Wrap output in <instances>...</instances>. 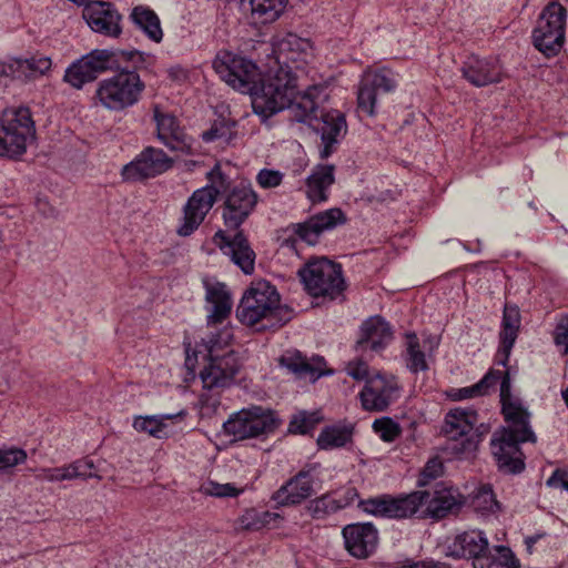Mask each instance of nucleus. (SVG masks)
I'll list each match as a JSON object with an SVG mask.
<instances>
[{
    "mask_svg": "<svg viewBox=\"0 0 568 568\" xmlns=\"http://www.w3.org/2000/svg\"><path fill=\"white\" fill-rule=\"evenodd\" d=\"M477 422L478 414L473 408L457 407L446 414L442 432L454 443L455 453L468 455L477 450L479 435L470 434Z\"/></svg>",
    "mask_w": 568,
    "mask_h": 568,
    "instance_id": "obj_13",
    "label": "nucleus"
},
{
    "mask_svg": "<svg viewBox=\"0 0 568 568\" xmlns=\"http://www.w3.org/2000/svg\"><path fill=\"white\" fill-rule=\"evenodd\" d=\"M503 372L499 369L490 368L484 377L477 382V388H479L483 393V395H487L490 393L491 389H495L496 385L498 384L499 379L503 377Z\"/></svg>",
    "mask_w": 568,
    "mask_h": 568,
    "instance_id": "obj_50",
    "label": "nucleus"
},
{
    "mask_svg": "<svg viewBox=\"0 0 568 568\" xmlns=\"http://www.w3.org/2000/svg\"><path fill=\"white\" fill-rule=\"evenodd\" d=\"M335 494V501L338 510L345 509L358 498V491L355 487L348 486L342 489L332 490Z\"/></svg>",
    "mask_w": 568,
    "mask_h": 568,
    "instance_id": "obj_51",
    "label": "nucleus"
},
{
    "mask_svg": "<svg viewBox=\"0 0 568 568\" xmlns=\"http://www.w3.org/2000/svg\"><path fill=\"white\" fill-rule=\"evenodd\" d=\"M247 3L253 17L261 23L275 21L284 11L287 0H241V4Z\"/></svg>",
    "mask_w": 568,
    "mask_h": 568,
    "instance_id": "obj_35",
    "label": "nucleus"
},
{
    "mask_svg": "<svg viewBox=\"0 0 568 568\" xmlns=\"http://www.w3.org/2000/svg\"><path fill=\"white\" fill-rule=\"evenodd\" d=\"M500 382V403H506L514 400L511 397V381L508 371L503 372V377L499 379Z\"/></svg>",
    "mask_w": 568,
    "mask_h": 568,
    "instance_id": "obj_56",
    "label": "nucleus"
},
{
    "mask_svg": "<svg viewBox=\"0 0 568 568\" xmlns=\"http://www.w3.org/2000/svg\"><path fill=\"white\" fill-rule=\"evenodd\" d=\"M404 568H450L448 564L440 561H429V562H417L409 567Z\"/></svg>",
    "mask_w": 568,
    "mask_h": 568,
    "instance_id": "obj_61",
    "label": "nucleus"
},
{
    "mask_svg": "<svg viewBox=\"0 0 568 568\" xmlns=\"http://www.w3.org/2000/svg\"><path fill=\"white\" fill-rule=\"evenodd\" d=\"M174 161L163 150L146 146L131 162L121 170L122 180L125 182H139L155 178L170 169Z\"/></svg>",
    "mask_w": 568,
    "mask_h": 568,
    "instance_id": "obj_14",
    "label": "nucleus"
},
{
    "mask_svg": "<svg viewBox=\"0 0 568 568\" xmlns=\"http://www.w3.org/2000/svg\"><path fill=\"white\" fill-rule=\"evenodd\" d=\"M326 89L325 85L314 84L303 92L298 90V95L290 108L296 122L307 124L321 134L322 159H327L333 153L334 145L347 133L345 114L336 109L321 106L328 98Z\"/></svg>",
    "mask_w": 568,
    "mask_h": 568,
    "instance_id": "obj_4",
    "label": "nucleus"
},
{
    "mask_svg": "<svg viewBox=\"0 0 568 568\" xmlns=\"http://www.w3.org/2000/svg\"><path fill=\"white\" fill-rule=\"evenodd\" d=\"M282 180L283 174L277 170L262 169L256 175V182L263 189L276 187Z\"/></svg>",
    "mask_w": 568,
    "mask_h": 568,
    "instance_id": "obj_49",
    "label": "nucleus"
},
{
    "mask_svg": "<svg viewBox=\"0 0 568 568\" xmlns=\"http://www.w3.org/2000/svg\"><path fill=\"white\" fill-rule=\"evenodd\" d=\"M195 363H196V354H194L193 356H191V355L189 354V352L186 351L185 367H186L190 372L194 373V371H195Z\"/></svg>",
    "mask_w": 568,
    "mask_h": 568,
    "instance_id": "obj_62",
    "label": "nucleus"
},
{
    "mask_svg": "<svg viewBox=\"0 0 568 568\" xmlns=\"http://www.w3.org/2000/svg\"><path fill=\"white\" fill-rule=\"evenodd\" d=\"M398 387L395 382L377 373L367 379L359 394L362 406L369 412H384L395 399Z\"/></svg>",
    "mask_w": 568,
    "mask_h": 568,
    "instance_id": "obj_24",
    "label": "nucleus"
},
{
    "mask_svg": "<svg viewBox=\"0 0 568 568\" xmlns=\"http://www.w3.org/2000/svg\"><path fill=\"white\" fill-rule=\"evenodd\" d=\"M83 19L92 31L108 37H119L122 29L120 26L121 14L110 2L93 1L83 9Z\"/></svg>",
    "mask_w": 568,
    "mask_h": 568,
    "instance_id": "obj_23",
    "label": "nucleus"
},
{
    "mask_svg": "<svg viewBox=\"0 0 568 568\" xmlns=\"http://www.w3.org/2000/svg\"><path fill=\"white\" fill-rule=\"evenodd\" d=\"M334 165H318L306 180L307 196L313 203L327 200L326 191L334 183Z\"/></svg>",
    "mask_w": 568,
    "mask_h": 568,
    "instance_id": "obj_31",
    "label": "nucleus"
},
{
    "mask_svg": "<svg viewBox=\"0 0 568 568\" xmlns=\"http://www.w3.org/2000/svg\"><path fill=\"white\" fill-rule=\"evenodd\" d=\"M407 368L412 373L428 369L425 353L420 349L418 337L415 333H407Z\"/></svg>",
    "mask_w": 568,
    "mask_h": 568,
    "instance_id": "obj_40",
    "label": "nucleus"
},
{
    "mask_svg": "<svg viewBox=\"0 0 568 568\" xmlns=\"http://www.w3.org/2000/svg\"><path fill=\"white\" fill-rule=\"evenodd\" d=\"M566 8L557 1L549 2L540 12L532 30L534 47L547 59L557 57L566 40Z\"/></svg>",
    "mask_w": 568,
    "mask_h": 568,
    "instance_id": "obj_8",
    "label": "nucleus"
},
{
    "mask_svg": "<svg viewBox=\"0 0 568 568\" xmlns=\"http://www.w3.org/2000/svg\"><path fill=\"white\" fill-rule=\"evenodd\" d=\"M344 548L356 559H367L378 547L379 534L372 523H352L342 528Z\"/></svg>",
    "mask_w": 568,
    "mask_h": 568,
    "instance_id": "obj_20",
    "label": "nucleus"
},
{
    "mask_svg": "<svg viewBox=\"0 0 568 568\" xmlns=\"http://www.w3.org/2000/svg\"><path fill=\"white\" fill-rule=\"evenodd\" d=\"M514 344L515 342L499 339V347L497 349L494 361L495 365H499L503 367L507 366Z\"/></svg>",
    "mask_w": 568,
    "mask_h": 568,
    "instance_id": "obj_54",
    "label": "nucleus"
},
{
    "mask_svg": "<svg viewBox=\"0 0 568 568\" xmlns=\"http://www.w3.org/2000/svg\"><path fill=\"white\" fill-rule=\"evenodd\" d=\"M206 301L211 303L212 310L207 315V324H221L226 320L232 310L231 294L224 283L206 285Z\"/></svg>",
    "mask_w": 568,
    "mask_h": 568,
    "instance_id": "obj_29",
    "label": "nucleus"
},
{
    "mask_svg": "<svg viewBox=\"0 0 568 568\" xmlns=\"http://www.w3.org/2000/svg\"><path fill=\"white\" fill-rule=\"evenodd\" d=\"M393 329L381 315L371 316L359 327V337L355 349L361 353L383 351L393 339Z\"/></svg>",
    "mask_w": 568,
    "mask_h": 568,
    "instance_id": "obj_25",
    "label": "nucleus"
},
{
    "mask_svg": "<svg viewBox=\"0 0 568 568\" xmlns=\"http://www.w3.org/2000/svg\"><path fill=\"white\" fill-rule=\"evenodd\" d=\"M546 485L551 488H560L568 491V470L557 468L547 479Z\"/></svg>",
    "mask_w": 568,
    "mask_h": 568,
    "instance_id": "obj_53",
    "label": "nucleus"
},
{
    "mask_svg": "<svg viewBox=\"0 0 568 568\" xmlns=\"http://www.w3.org/2000/svg\"><path fill=\"white\" fill-rule=\"evenodd\" d=\"M348 375L356 381H367L369 378L368 365L363 361H358V363L355 366H349Z\"/></svg>",
    "mask_w": 568,
    "mask_h": 568,
    "instance_id": "obj_58",
    "label": "nucleus"
},
{
    "mask_svg": "<svg viewBox=\"0 0 568 568\" xmlns=\"http://www.w3.org/2000/svg\"><path fill=\"white\" fill-rule=\"evenodd\" d=\"M278 517L277 514L268 510H258L256 508L246 509L239 518L242 529L256 531L267 526L272 520Z\"/></svg>",
    "mask_w": 568,
    "mask_h": 568,
    "instance_id": "obj_38",
    "label": "nucleus"
},
{
    "mask_svg": "<svg viewBox=\"0 0 568 568\" xmlns=\"http://www.w3.org/2000/svg\"><path fill=\"white\" fill-rule=\"evenodd\" d=\"M169 78L173 81L183 82L187 79V71L181 65L171 67L168 70Z\"/></svg>",
    "mask_w": 568,
    "mask_h": 568,
    "instance_id": "obj_59",
    "label": "nucleus"
},
{
    "mask_svg": "<svg viewBox=\"0 0 568 568\" xmlns=\"http://www.w3.org/2000/svg\"><path fill=\"white\" fill-rule=\"evenodd\" d=\"M315 467L316 465H306L272 494L271 499L277 508L301 505L315 494Z\"/></svg>",
    "mask_w": 568,
    "mask_h": 568,
    "instance_id": "obj_18",
    "label": "nucleus"
},
{
    "mask_svg": "<svg viewBox=\"0 0 568 568\" xmlns=\"http://www.w3.org/2000/svg\"><path fill=\"white\" fill-rule=\"evenodd\" d=\"M205 491L213 497L223 498V497H236L243 490L237 488L232 483L220 484L216 481H209L207 486L205 487Z\"/></svg>",
    "mask_w": 568,
    "mask_h": 568,
    "instance_id": "obj_48",
    "label": "nucleus"
},
{
    "mask_svg": "<svg viewBox=\"0 0 568 568\" xmlns=\"http://www.w3.org/2000/svg\"><path fill=\"white\" fill-rule=\"evenodd\" d=\"M51 59L34 55L28 59L14 58L3 67L2 72L19 80H31L43 75L51 68Z\"/></svg>",
    "mask_w": 568,
    "mask_h": 568,
    "instance_id": "obj_28",
    "label": "nucleus"
},
{
    "mask_svg": "<svg viewBox=\"0 0 568 568\" xmlns=\"http://www.w3.org/2000/svg\"><path fill=\"white\" fill-rule=\"evenodd\" d=\"M211 185L201 187L192 193L183 209V222L176 232L180 236L191 235L202 224L213 207L220 194H223L221 205L222 220L226 230L236 231L233 236L225 230H217L213 235L216 247L245 274L255 271L256 254L241 225L254 212L258 195L247 180L232 184L230 178L215 164L207 173Z\"/></svg>",
    "mask_w": 568,
    "mask_h": 568,
    "instance_id": "obj_1",
    "label": "nucleus"
},
{
    "mask_svg": "<svg viewBox=\"0 0 568 568\" xmlns=\"http://www.w3.org/2000/svg\"><path fill=\"white\" fill-rule=\"evenodd\" d=\"M94 469L93 460L89 458H83L73 462L70 464V473L72 479L75 478H82V479H89V478H98L101 479V476H99Z\"/></svg>",
    "mask_w": 568,
    "mask_h": 568,
    "instance_id": "obj_47",
    "label": "nucleus"
},
{
    "mask_svg": "<svg viewBox=\"0 0 568 568\" xmlns=\"http://www.w3.org/2000/svg\"><path fill=\"white\" fill-rule=\"evenodd\" d=\"M470 506L479 513H495L500 508L490 485H481L471 496Z\"/></svg>",
    "mask_w": 568,
    "mask_h": 568,
    "instance_id": "obj_39",
    "label": "nucleus"
},
{
    "mask_svg": "<svg viewBox=\"0 0 568 568\" xmlns=\"http://www.w3.org/2000/svg\"><path fill=\"white\" fill-rule=\"evenodd\" d=\"M547 536V534L545 531H541V532H536L531 536H527L525 538V545H526V548H527V551L529 554L532 552V547L536 542H538L540 539L545 538Z\"/></svg>",
    "mask_w": 568,
    "mask_h": 568,
    "instance_id": "obj_60",
    "label": "nucleus"
},
{
    "mask_svg": "<svg viewBox=\"0 0 568 568\" xmlns=\"http://www.w3.org/2000/svg\"><path fill=\"white\" fill-rule=\"evenodd\" d=\"M280 302L276 287L268 281L253 282L236 307V318L246 326L262 323L257 331L278 329L293 317V310Z\"/></svg>",
    "mask_w": 568,
    "mask_h": 568,
    "instance_id": "obj_6",
    "label": "nucleus"
},
{
    "mask_svg": "<svg viewBox=\"0 0 568 568\" xmlns=\"http://www.w3.org/2000/svg\"><path fill=\"white\" fill-rule=\"evenodd\" d=\"M281 424L282 419L275 410L251 405L232 414L223 423V430L236 440H244L273 434Z\"/></svg>",
    "mask_w": 568,
    "mask_h": 568,
    "instance_id": "obj_9",
    "label": "nucleus"
},
{
    "mask_svg": "<svg viewBox=\"0 0 568 568\" xmlns=\"http://www.w3.org/2000/svg\"><path fill=\"white\" fill-rule=\"evenodd\" d=\"M444 474V465L438 457L430 458L419 471L417 487L428 488L432 481Z\"/></svg>",
    "mask_w": 568,
    "mask_h": 568,
    "instance_id": "obj_43",
    "label": "nucleus"
},
{
    "mask_svg": "<svg viewBox=\"0 0 568 568\" xmlns=\"http://www.w3.org/2000/svg\"><path fill=\"white\" fill-rule=\"evenodd\" d=\"M185 415L186 412L181 410L178 414L138 416L133 420V427L138 432L148 433L152 437L161 439L166 437V425L164 424V420L173 419L176 417H184Z\"/></svg>",
    "mask_w": 568,
    "mask_h": 568,
    "instance_id": "obj_34",
    "label": "nucleus"
},
{
    "mask_svg": "<svg viewBox=\"0 0 568 568\" xmlns=\"http://www.w3.org/2000/svg\"><path fill=\"white\" fill-rule=\"evenodd\" d=\"M130 20L148 39L155 43H160L163 39V30L159 16L146 6H135L131 13Z\"/></svg>",
    "mask_w": 568,
    "mask_h": 568,
    "instance_id": "obj_30",
    "label": "nucleus"
},
{
    "mask_svg": "<svg viewBox=\"0 0 568 568\" xmlns=\"http://www.w3.org/2000/svg\"><path fill=\"white\" fill-rule=\"evenodd\" d=\"M346 220V215L341 209L333 207L313 214L304 222L292 223L287 226L286 231H291L293 235L307 245L314 246L320 242V237L324 232L345 224Z\"/></svg>",
    "mask_w": 568,
    "mask_h": 568,
    "instance_id": "obj_17",
    "label": "nucleus"
},
{
    "mask_svg": "<svg viewBox=\"0 0 568 568\" xmlns=\"http://www.w3.org/2000/svg\"><path fill=\"white\" fill-rule=\"evenodd\" d=\"M47 478L51 481L71 480L70 465L48 469Z\"/></svg>",
    "mask_w": 568,
    "mask_h": 568,
    "instance_id": "obj_57",
    "label": "nucleus"
},
{
    "mask_svg": "<svg viewBox=\"0 0 568 568\" xmlns=\"http://www.w3.org/2000/svg\"><path fill=\"white\" fill-rule=\"evenodd\" d=\"M36 136V125L28 106L7 112L0 120V156L20 159L27 151V143Z\"/></svg>",
    "mask_w": 568,
    "mask_h": 568,
    "instance_id": "obj_11",
    "label": "nucleus"
},
{
    "mask_svg": "<svg viewBox=\"0 0 568 568\" xmlns=\"http://www.w3.org/2000/svg\"><path fill=\"white\" fill-rule=\"evenodd\" d=\"M206 359L207 364L200 372L204 388H226L235 383V377L243 365L237 352L230 349Z\"/></svg>",
    "mask_w": 568,
    "mask_h": 568,
    "instance_id": "obj_15",
    "label": "nucleus"
},
{
    "mask_svg": "<svg viewBox=\"0 0 568 568\" xmlns=\"http://www.w3.org/2000/svg\"><path fill=\"white\" fill-rule=\"evenodd\" d=\"M495 554L488 548L487 552L477 561H473V568H519V561L509 547L495 546Z\"/></svg>",
    "mask_w": 568,
    "mask_h": 568,
    "instance_id": "obj_33",
    "label": "nucleus"
},
{
    "mask_svg": "<svg viewBox=\"0 0 568 568\" xmlns=\"http://www.w3.org/2000/svg\"><path fill=\"white\" fill-rule=\"evenodd\" d=\"M561 396H562V399L566 404V406L568 407V387L564 390H561Z\"/></svg>",
    "mask_w": 568,
    "mask_h": 568,
    "instance_id": "obj_63",
    "label": "nucleus"
},
{
    "mask_svg": "<svg viewBox=\"0 0 568 568\" xmlns=\"http://www.w3.org/2000/svg\"><path fill=\"white\" fill-rule=\"evenodd\" d=\"M213 68L233 89L250 94L253 113L263 124L291 108L298 95V78L288 67L262 74L253 60L220 51L213 60Z\"/></svg>",
    "mask_w": 568,
    "mask_h": 568,
    "instance_id": "obj_2",
    "label": "nucleus"
},
{
    "mask_svg": "<svg viewBox=\"0 0 568 568\" xmlns=\"http://www.w3.org/2000/svg\"><path fill=\"white\" fill-rule=\"evenodd\" d=\"M396 88V75L390 69L376 70L369 78L361 82L357 92V110L368 116H374L378 92L389 93Z\"/></svg>",
    "mask_w": 568,
    "mask_h": 568,
    "instance_id": "obj_21",
    "label": "nucleus"
},
{
    "mask_svg": "<svg viewBox=\"0 0 568 568\" xmlns=\"http://www.w3.org/2000/svg\"><path fill=\"white\" fill-rule=\"evenodd\" d=\"M280 364L292 372L297 378L317 381L326 373L322 369L324 358L316 356L310 362L300 351H288L280 358Z\"/></svg>",
    "mask_w": 568,
    "mask_h": 568,
    "instance_id": "obj_27",
    "label": "nucleus"
},
{
    "mask_svg": "<svg viewBox=\"0 0 568 568\" xmlns=\"http://www.w3.org/2000/svg\"><path fill=\"white\" fill-rule=\"evenodd\" d=\"M460 72L463 78L476 88L500 83L506 75L497 58H480L475 54L463 62Z\"/></svg>",
    "mask_w": 568,
    "mask_h": 568,
    "instance_id": "obj_22",
    "label": "nucleus"
},
{
    "mask_svg": "<svg viewBox=\"0 0 568 568\" xmlns=\"http://www.w3.org/2000/svg\"><path fill=\"white\" fill-rule=\"evenodd\" d=\"M489 542L481 530L464 531L455 537L447 547L446 556L454 559H473L477 561L488 550Z\"/></svg>",
    "mask_w": 568,
    "mask_h": 568,
    "instance_id": "obj_26",
    "label": "nucleus"
},
{
    "mask_svg": "<svg viewBox=\"0 0 568 568\" xmlns=\"http://www.w3.org/2000/svg\"><path fill=\"white\" fill-rule=\"evenodd\" d=\"M115 73L109 78L98 82L93 95L97 105H101L111 112H123L134 106L142 98L145 90V83L140 74L134 72L114 71Z\"/></svg>",
    "mask_w": 568,
    "mask_h": 568,
    "instance_id": "obj_7",
    "label": "nucleus"
},
{
    "mask_svg": "<svg viewBox=\"0 0 568 568\" xmlns=\"http://www.w3.org/2000/svg\"><path fill=\"white\" fill-rule=\"evenodd\" d=\"M422 496L406 494L399 496L381 495L368 499H359L357 507L365 514L389 519H403L414 516L417 500Z\"/></svg>",
    "mask_w": 568,
    "mask_h": 568,
    "instance_id": "obj_16",
    "label": "nucleus"
},
{
    "mask_svg": "<svg viewBox=\"0 0 568 568\" xmlns=\"http://www.w3.org/2000/svg\"><path fill=\"white\" fill-rule=\"evenodd\" d=\"M152 59V54L136 49H94L65 69L63 81L73 89L81 90L87 83L95 81L100 74L108 71L122 72L124 69L139 74L140 70L149 68Z\"/></svg>",
    "mask_w": 568,
    "mask_h": 568,
    "instance_id": "obj_5",
    "label": "nucleus"
},
{
    "mask_svg": "<svg viewBox=\"0 0 568 568\" xmlns=\"http://www.w3.org/2000/svg\"><path fill=\"white\" fill-rule=\"evenodd\" d=\"M234 122L226 121L225 119L216 120L213 122L211 128L204 131L201 134V138L204 142L211 143L219 139H225L230 141L232 139V126H234Z\"/></svg>",
    "mask_w": 568,
    "mask_h": 568,
    "instance_id": "obj_45",
    "label": "nucleus"
},
{
    "mask_svg": "<svg viewBox=\"0 0 568 568\" xmlns=\"http://www.w3.org/2000/svg\"><path fill=\"white\" fill-rule=\"evenodd\" d=\"M486 432V429H479V428H476L475 432H470V434H474L475 436L478 434L479 435V439L481 440V435Z\"/></svg>",
    "mask_w": 568,
    "mask_h": 568,
    "instance_id": "obj_64",
    "label": "nucleus"
},
{
    "mask_svg": "<svg viewBox=\"0 0 568 568\" xmlns=\"http://www.w3.org/2000/svg\"><path fill=\"white\" fill-rule=\"evenodd\" d=\"M448 396L453 400H462V399H467V398H473V397L484 396V395H483L481 390L479 388H477V384H474L468 387L452 389V392L448 394Z\"/></svg>",
    "mask_w": 568,
    "mask_h": 568,
    "instance_id": "obj_55",
    "label": "nucleus"
},
{
    "mask_svg": "<svg viewBox=\"0 0 568 568\" xmlns=\"http://www.w3.org/2000/svg\"><path fill=\"white\" fill-rule=\"evenodd\" d=\"M412 494L422 496L420 501L417 500L414 515L425 506L420 517L435 520L457 515L466 503L459 489L445 481L435 483L430 488L415 490Z\"/></svg>",
    "mask_w": 568,
    "mask_h": 568,
    "instance_id": "obj_12",
    "label": "nucleus"
},
{
    "mask_svg": "<svg viewBox=\"0 0 568 568\" xmlns=\"http://www.w3.org/2000/svg\"><path fill=\"white\" fill-rule=\"evenodd\" d=\"M27 453L18 447L0 448V471H6L27 460Z\"/></svg>",
    "mask_w": 568,
    "mask_h": 568,
    "instance_id": "obj_46",
    "label": "nucleus"
},
{
    "mask_svg": "<svg viewBox=\"0 0 568 568\" xmlns=\"http://www.w3.org/2000/svg\"><path fill=\"white\" fill-rule=\"evenodd\" d=\"M520 311L516 304H505L501 318L499 339L516 342L520 327Z\"/></svg>",
    "mask_w": 568,
    "mask_h": 568,
    "instance_id": "obj_37",
    "label": "nucleus"
},
{
    "mask_svg": "<svg viewBox=\"0 0 568 568\" xmlns=\"http://www.w3.org/2000/svg\"><path fill=\"white\" fill-rule=\"evenodd\" d=\"M153 120L156 123V138L171 151L185 155H194V139L180 126L179 120L172 113H164L159 105L153 108Z\"/></svg>",
    "mask_w": 568,
    "mask_h": 568,
    "instance_id": "obj_19",
    "label": "nucleus"
},
{
    "mask_svg": "<svg viewBox=\"0 0 568 568\" xmlns=\"http://www.w3.org/2000/svg\"><path fill=\"white\" fill-rule=\"evenodd\" d=\"M501 414L508 426H503L493 434L491 453L500 473L518 475L526 468L520 444L536 443L537 437L529 424L530 413L518 399L503 403Z\"/></svg>",
    "mask_w": 568,
    "mask_h": 568,
    "instance_id": "obj_3",
    "label": "nucleus"
},
{
    "mask_svg": "<svg viewBox=\"0 0 568 568\" xmlns=\"http://www.w3.org/2000/svg\"><path fill=\"white\" fill-rule=\"evenodd\" d=\"M233 341V334L230 328H223L216 333H212L207 339H202V345L206 351V357L221 355L222 351Z\"/></svg>",
    "mask_w": 568,
    "mask_h": 568,
    "instance_id": "obj_41",
    "label": "nucleus"
},
{
    "mask_svg": "<svg viewBox=\"0 0 568 568\" xmlns=\"http://www.w3.org/2000/svg\"><path fill=\"white\" fill-rule=\"evenodd\" d=\"M305 291L313 297L337 298L346 288L342 265L322 257L298 271Z\"/></svg>",
    "mask_w": 568,
    "mask_h": 568,
    "instance_id": "obj_10",
    "label": "nucleus"
},
{
    "mask_svg": "<svg viewBox=\"0 0 568 568\" xmlns=\"http://www.w3.org/2000/svg\"><path fill=\"white\" fill-rule=\"evenodd\" d=\"M554 341L557 346L564 347L565 354H568V316L556 325Z\"/></svg>",
    "mask_w": 568,
    "mask_h": 568,
    "instance_id": "obj_52",
    "label": "nucleus"
},
{
    "mask_svg": "<svg viewBox=\"0 0 568 568\" xmlns=\"http://www.w3.org/2000/svg\"><path fill=\"white\" fill-rule=\"evenodd\" d=\"M320 418L316 413L308 414L306 412H301L298 415H294L288 425V432L291 434H301L305 435L311 433Z\"/></svg>",
    "mask_w": 568,
    "mask_h": 568,
    "instance_id": "obj_44",
    "label": "nucleus"
},
{
    "mask_svg": "<svg viewBox=\"0 0 568 568\" xmlns=\"http://www.w3.org/2000/svg\"><path fill=\"white\" fill-rule=\"evenodd\" d=\"M306 514L314 520H324L331 515L338 513V505L335 501V494L327 491L318 497L310 499L305 506Z\"/></svg>",
    "mask_w": 568,
    "mask_h": 568,
    "instance_id": "obj_36",
    "label": "nucleus"
},
{
    "mask_svg": "<svg viewBox=\"0 0 568 568\" xmlns=\"http://www.w3.org/2000/svg\"><path fill=\"white\" fill-rule=\"evenodd\" d=\"M354 433L353 425H332L322 429L317 437V446L321 449H333L344 447L352 442Z\"/></svg>",
    "mask_w": 568,
    "mask_h": 568,
    "instance_id": "obj_32",
    "label": "nucleus"
},
{
    "mask_svg": "<svg viewBox=\"0 0 568 568\" xmlns=\"http://www.w3.org/2000/svg\"><path fill=\"white\" fill-rule=\"evenodd\" d=\"M373 429L386 443L396 440L402 434L399 424L387 416L374 420Z\"/></svg>",
    "mask_w": 568,
    "mask_h": 568,
    "instance_id": "obj_42",
    "label": "nucleus"
}]
</instances>
